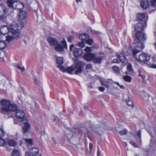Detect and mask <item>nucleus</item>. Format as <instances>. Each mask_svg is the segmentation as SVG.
I'll use <instances>...</instances> for the list:
<instances>
[{
  "label": "nucleus",
  "mask_w": 156,
  "mask_h": 156,
  "mask_svg": "<svg viewBox=\"0 0 156 156\" xmlns=\"http://www.w3.org/2000/svg\"><path fill=\"white\" fill-rule=\"evenodd\" d=\"M136 39L133 41V45L135 48H140L143 49L144 46L141 41H144L146 39L145 34L143 32H138L135 34Z\"/></svg>",
  "instance_id": "1"
},
{
  "label": "nucleus",
  "mask_w": 156,
  "mask_h": 156,
  "mask_svg": "<svg viewBox=\"0 0 156 156\" xmlns=\"http://www.w3.org/2000/svg\"><path fill=\"white\" fill-rule=\"evenodd\" d=\"M1 104L2 107V108L3 111L15 112L18 108L17 105L16 104H11V102L7 99H3L1 101Z\"/></svg>",
  "instance_id": "2"
},
{
  "label": "nucleus",
  "mask_w": 156,
  "mask_h": 156,
  "mask_svg": "<svg viewBox=\"0 0 156 156\" xmlns=\"http://www.w3.org/2000/svg\"><path fill=\"white\" fill-rule=\"evenodd\" d=\"M84 66V64L83 62L78 61L75 64L74 67L73 66L67 67L66 69V72L67 73L71 74L75 69L76 70L75 74H78L82 73Z\"/></svg>",
  "instance_id": "3"
},
{
  "label": "nucleus",
  "mask_w": 156,
  "mask_h": 156,
  "mask_svg": "<svg viewBox=\"0 0 156 156\" xmlns=\"http://www.w3.org/2000/svg\"><path fill=\"white\" fill-rule=\"evenodd\" d=\"M150 58V56L145 53H141L138 58H136L137 61L142 63H146Z\"/></svg>",
  "instance_id": "4"
},
{
  "label": "nucleus",
  "mask_w": 156,
  "mask_h": 156,
  "mask_svg": "<svg viewBox=\"0 0 156 156\" xmlns=\"http://www.w3.org/2000/svg\"><path fill=\"white\" fill-rule=\"evenodd\" d=\"M61 43L63 44V46L58 43V44L55 46V50L56 51L59 52L63 51L64 50V48L67 49V45L66 41L65 39H63L61 41Z\"/></svg>",
  "instance_id": "5"
},
{
  "label": "nucleus",
  "mask_w": 156,
  "mask_h": 156,
  "mask_svg": "<svg viewBox=\"0 0 156 156\" xmlns=\"http://www.w3.org/2000/svg\"><path fill=\"white\" fill-rule=\"evenodd\" d=\"M27 16V13L25 11L21 9L18 11L17 18L19 21L20 22L25 20Z\"/></svg>",
  "instance_id": "6"
},
{
  "label": "nucleus",
  "mask_w": 156,
  "mask_h": 156,
  "mask_svg": "<svg viewBox=\"0 0 156 156\" xmlns=\"http://www.w3.org/2000/svg\"><path fill=\"white\" fill-rule=\"evenodd\" d=\"M39 153V149L36 147L31 148L30 149L29 152L26 151L25 156H36Z\"/></svg>",
  "instance_id": "7"
},
{
  "label": "nucleus",
  "mask_w": 156,
  "mask_h": 156,
  "mask_svg": "<svg viewBox=\"0 0 156 156\" xmlns=\"http://www.w3.org/2000/svg\"><path fill=\"white\" fill-rule=\"evenodd\" d=\"M18 28L16 25H12L10 27V32L13 35H15L16 38L19 37L20 34L19 31L20 30L18 29Z\"/></svg>",
  "instance_id": "8"
},
{
  "label": "nucleus",
  "mask_w": 156,
  "mask_h": 156,
  "mask_svg": "<svg viewBox=\"0 0 156 156\" xmlns=\"http://www.w3.org/2000/svg\"><path fill=\"white\" fill-rule=\"evenodd\" d=\"M21 123L24 124V126L23 127L22 130L23 133H27L30 127V125L29 122L26 119L22 120L20 121Z\"/></svg>",
  "instance_id": "9"
},
{
  "label": "nucleus",
  "mask_w": 156,
  "mask_h": 156,
  "mask_svg": "<svg viewBox=\"0 0 156 156\" xmlns=\"http://www.w3.org/2000/svg\"><path fill=\"white\" fill-rule=\"evenodd\" d=\"M137 48L139 49H138L136 48H134L133 49V50H132V47L131 46L129 47L128 49L127 55L130 54V53L132 52L133 54V57L136 59V58H137V57L136 56V54L140 52L141 51V50L143 49H141V48Z\"/></svg>",
  "instance_id": "10"
},
{
  "label": "nucleus",
  "mask_w": 156,
  "mask_h": 156,
  "mask_svg": "<svg viewBox=\"0 0 156 156\" xmlns=\"http://www.w3.org/2000/svg\"><path fill=\"white\" fill-rule=\"evenodd\" d=\"M95 56V54L90 52H87L85 54L84 58L85 60L89 62L93 61Z\"/></svg>",
  "instance_id": "11"
},
{
  "label": "nucleus",
  "mask_w": 156,
  "mask_h": 156,
  "mask_svg": "<svg viewBox=\"0 0 156 156\" xmlns=\"http://www.w3.org/2000/svg\"><path fill=\"white\" fill-rule=\"evenodd\" d=\"M47 41L50 46H55L58 44V41L55 38L50 37L47 39Z\"/></svg>",
  "instance_id": "12"
},
{
  "label": "nucleus",
  "mask_w": 156,
  "mask_h": 156,
  "mask_svg": "<svg viewBox=\"0 0 156 156\" xmlns=\"http://www.w3.org/2000/svg\"><path fill=\"white\" fill-rule=\"evenodd\" d=\"M17 1L8 0L6 2L7 6L16 9L17 5Z\"/></svg>",
  "instance_id": "13"
},
{
  "label": "nucleus",
  "mask_w": 156,
  "mask_h": 156,
  "mask_svg": "<svg viewBox=\"0 0 156 156\" xmlns=\"http://www.w3.org/2000/svg\"><path fill=\"white\" fill-rule=\"evenodd\" d=\"M134 27L136 33L142 32V31L144 29V27L142 23L139 22L135 25Z\"/></svg>",
  "instance_id": "14"
},
{
  "label": "nucleus",
  "mask_w": 156,
  "mask_h": 156,
  "mask_svg": "<svg viewBox=\"0 0 156 156\" xmlns=\"http://www.w3.org/2000/svg\"><path fill=\"white\" fill-rule=\"evenodd\" d=\"M140 5L144 9H147L150 6V3L148 0H141Z\"/></svg>",
  "instance_id": "15"
},
{
  "label": "nucleus",
  "mask_w": 156,
  "mask_h": 156,
  "mask_svg": "<svg viewBox=\"0 0 156 156\" xmlns=\"http://www.w3.org/2000/svg\"><path fill=\"white\" fill-rule=\"evenodd\" d=\"M16 117L19 119H23L25 116V114L22 110H19L16 111Z\"/></svg>",
  "instance_id": "16"
},
{
  "label": "nucleus",
  "mask_w": 156,
  "mask_h": 156,
  "mask_svg": "<svg viewBox=\"0 0 156 156\" xmlns=\"http://www.w3.org/2000/svg\"><path fill=\"white\" fill-rule=\"evenodd\" d=\"M83 54L82 50L80 48H75L73 50V54L75 57H77L82 55Z\"/></svg>",
  "instance_id": "17"
},
{
  "label": "nucleus",
  "mask_w": 156,
  "mask_h": 156,
  "mask_svg": "<svg viewBox=\"0 0 156 156\" xmlns=\"http://www.w3.org/2000/svg\"><path fill=\"white\" fill-rule=\"evenodd\" d=\"M112 80L111 79H104L101 81V84L107 88L109 87V84L112 83Z\"/></svg>",
  "instance_id": "18"
},
{
  "label": "nucleus",
  "mask_w": 156,
  "mask_h": 156,
  "mask_svg": "<svg viewBox=\"0 0 156 156\" xmlns=\"http://www.w3.org/2000/svg\"><path fill=\"white\" fill-rule=\"evenodd\" d=\"M9 31L8 27L5 25H3L0 27V32L3 34H6Z\"/></svg>",
  "instance_id": "19"
},
{
  "label": "nucleus",
  "mask_w": 156,
  "mask_h": 156,
  "mask_svg": "<svg viewBox=\"0 0 156 156\" xmlns=\"http://www.w3.org/2000/svg\"><path fill=\"white\" fill-rule=\"evenodd\" d=\"M2 10L3 13L2 15H0V21L5 22L7 20L6 9H3Z\"/></svg>",
  "instance_id": "20"
},
{
  "label": "nucleus",
  "mask_w": 156,
  "mask_h": 156,
  "mask_svg": "<svg viewBox=\"0 0 156 156\" xmlns=\"http://www.w3.org/2000/svg\"><path fill=\"white\" fill-rule=\"evenodd\" d=\"M103 58L101 56H95L93 62L95 64H100L101 63L102 60Z\"/></svg>",
  "instance_id": "21"
},
{
  "label": "nucleus",
  "mask_w": 156,
  "mask_h": 156,
  "mask_svg": "<svg viewBox=\"0 0 156 156\" xmlns=\"http://www.w3.org/2000/svg\"><path fill=\"white\" fill-rule=\"evenodd\" d=\"M117 57L122 62H125L127 61L126 57L124 54L122 53H120L119 55H117Z\"/></svg>",
  "instance_id": "22"
},
{
  "label": "nucleus",
  "mask_w": 156,
  "mask_h": 156,
  "mask_svg": "<svg viewBox=\"0 0 156 156\" xmlns=\"http://www.w3.org/2000/svg\"><path fill=\"white\" fill-rule=\"evenodd\" d=\"M6 144L9 146L15 147L16 145V141L12 140H8L6 141Z\"/></svg>",
  "instance_id": "23"
},
{
  "label": "nucleus",
  "mask_w": 156,
  "mask_h": 156,
  "mask_svg": "<svg viewBox=\"0 0 156 156\" xmlns=\"http://www.w3.org/2000/svg\"><path fill=\"white\" fill-rule=\"evenodd\" d=\"M145 15V13H138L137 15V19L139 21H142L144 19Z\"/></svg>",
  "instance_id": "24"
},
{
  "label": "nucleus",
  "mask_w": 156,
  "mask_h": 156,
  "mask_svg": "<svg viewBox=\"0 0 156 156\" xmlns=\"http://www.w3.org/2000/svg\"><path fill=\"white\" fill-rule=\"evenodd\" d=\"M89 37V35L86 33L81 34L79 35L80 38L82 40V41H85Z\"/></svg>",
  "instance_id": "25"
},
{
  "label": "nucleus",
  "mask_w": 156,
  "mask_h": 156,
  "mask_svg": "<svg viewBox=\"0 0 156 156\" xmlns=\"http://www.w3.org/2000/svg\"><path fill=\"white\" fill-rule=\"evenodd\" d=\"M56 63L58 65L62 64L64 63L63 58L62 57H58L56 58Z\"/></svg>",
  "instance_id": "26"
},
{
  "label": "nucleus",
  "mask_w": 156,
  "mask_h": 156,
  "mask_svg": "<svg viewBox=\"0 0 156 156\" xmlns=\"http://www.w3.org/2000/svg\"><path fill=\"white\" fill-rule=\"evenodd\" d=\"M24 141L26 142L27 145L32 146L33 145L32 140L31 139H26L23 138V139Z\"/></svg>",
  "instance_id": "27"
},
{
  "label": "nucleus",
  "mask_w": 156,
  "mask_h": 156,
  "mask_svg": "<svg viewBox=\"0 0 156 156\" xmlns=\"http://www.w3.org/2000/svg\"><path fill=\"white\" fill-rule=\"evenodd\" d=\"M7 47L5 42L3 41H0V49L3 50Z\"/></svg>",
  "instance_id": "28"
},
{
  "label": "nucleus",
  "mask_w": 156,
  "mask_h": 156,
  "mask_svg": "<svg viewBox=\"0 0 156 156\" xmlns=\"http://www.w3.org/2000/svg\"><path fill=\"white\" fill-rule=\"evenodd\" d=\"M127 70L130 73H133V69H132V66L130 63H128L127 65Z\"/></svg>",
  "instance_id": "29"
},
{
  "label": "nucleus",
  "mask_w": 156,
  "mask_h": 156,
  "mask_svg": "<svg viewBox=\"0 0 156 156\" xmlns=\"http://www.w3.org/2000/svg\"><path fill=\"white\" fill-rule=\"evenodd\" d=\"M20 153L16 149H14L12 153V156H19Z\"/></svg>",
  "instance_id": "30"
},
{
  "label": "nucleus",
  "mask_w": 156,
  "mask_h": 156,
  "mask_svg": "<svg viewBox=\"0 0 156 156\" xmlns=\"http://www.w3.org/2000/svg\"><path fill=\"white\" fill-rule=\"evenodd\" d=\"M87 44L89 45H91L93 43L94 41L92 39L89 38V37L85 41Z\"/></svg>",
  "instance_id": "31"
},
{
  "label": "nucleus",
  "mask_w": 156,
  "mask_h": 156,
  "mask_svg": "<svg viewBox=\"0 0 156 156\" xmlns=\"http://www.w3.org/2000/svg\"><path fill=\"white\" fill-rule=\"evenodd\" d=\"M123 79L126 81L128 82H130L132 80L131 77L128 75L124 76L123 77Z\"/></svg>",
  "instance_id": "32"
},
{
  "label": "nucleus",
  "mask_w": 156,
  "mask_h": 156,
  "mask_svg": "<svg viewBox=\"0 0 156 156\" xmlns=\"http://www.w3.org/2000/svg\"><path fill=\"white\" fill-rule=\"evenodd\" d=\"M6 37V40L8 42H10L11 41L13 40L14 39V37L12 35H8Z\"/></svg>",
  "instance_id": "33"
},
{
  "label": "nucleus",
  "mask_w": 156,
  "mask_h": 156,
  "mask_svg": "<svg viewBox=\"0 0 156 156\" xmlns=\"http://www.w3.org/2000/svg\"><path fill=\"white\" fill-rule=\"evenodd\" d=\"M151 5L152 6L155 8V9H153V10H156V0H150Z\"/></svg>",
  "instance_id": "34"
},
{
  "label": "nucleus",
  "mask_w": 156,
  "mask_h": 156,
  "mask_svg": "<svg viewBox=\"0 0 156 156\" xmlns=\"http://www.w3.org/2000/svg\"><path fill=\"white\" fill-rule=\"evenodd\" d=\"M136 134L137 137L139 138V140L140 143H141V131L140 129L138 130L136 132Z\"/></svg>",
  "instance_id": "35"
},
{
  "label": "nucleus",
  "mask_w": 156,
  "mask_h": 156,
  "mask_svg": "<svg viewBox=\"0 0 156 156\" xmlns=\"http://www.w3.org/2000/svg\"><path fill=\"white\" fill-rule=\"evenodd\" d=\"M112 68L114 71L117 73H119V70L118 67L116 66H113L112 67Z\"/></svg>",
  "instance_id": "36"
},
{
  "label": "nucleus",
  "mask_w": 156,
  "mask_h": 156,
  "mask_svg": "<svg viewBox=\"0 0 156 156\" xmlns=\"http://www.w3.org/2000/svg\"><path fill=\"white\" fill-rule=\"evenodd\" d=\"M18 27V29L20 30H21L23 27V23L22 22H20L19 23H18L16 24Z\"/></svg>",
  "instance_id": "37"
},
{
  "label": "nucleus",
  "mask_w": 156,
  "mask_h": 156,
  "mask_svg": "<svg viewBox=\"0 0 156 156\" xmlns=\"http://www.w3.org/2000/svg\"><path fill=\"white\" fill-rule=\"evenodd\" d=\"M6 144V142H5V140L2 139V138H0V146H3Z\"/></svg>",
  "instance_id": "38"
},
{
  "label": "nucleus",
  "mask_w": 156,
  "mask_h": 156,
  "mask_svg": "<svg viewBox=\"0 0 156 156\" xmlns=\"http://www.w3.org/2000/svg\"><path fill=\"white\" fill-rule=\"evenodd\" d=\"M57 67L59 68L60 70L63 72H66V69L65 67L63 66L58 65L57 66Z\"/></svg>",
  "instance_id": "39"
},
{
  "label": "nucleus",
  "mask_w": 156,
  "mask_h": 156,
  "mask_svg": "<svg viewBox=\"0 0 156 156\" xmlns=\"http://www.w3.org/2000/svg\"><path fill=\"white\" fill-rule=\"evenodd\" d=\"M127 133V131L126 129H123L122 130L119 131V133L121 135H124L126 134Z\"/></svg>",
  "instance_id": "40"
},
{
  "label": "nucleus",
  "mask_w": 156,
  "mask_h": 156,
  "mask_svg": "<svg viewBox=\"0 0 156 156\" xmlns=\"http://www.w3.org/2000/svg\"><path fill=\"white\" fill-rule=\"evenodd\" d=\"M77 45L80 48H83L84 47L85 44L84 42L82 41L81 42H79Z\"/></svg>",
  "instance_id": "41"
},
{
  "label": "nucleus",
  "mask_w": 156,
  "mask_h": 156,
  "mask_svg": "<svg viewBox=\"0 0 156 156\" xmlns=\"http://www.w3.org/2000/svg\"><path fill=\"white\" fill-rule=\"evenodd\" d=\"M15 66L19 69L22 72H23L25 69L24 67H20L18 64H16Z\"/></svg>",
  "instance_id": "42"
},
{
  "label": "nucleus",
  "mask_w": 156,
  "mask_h": 156,
  "mask_svg": "<svg viewBox=\"0 0 156 156\" xmlns=\"http://www.w3.org/2000/svg\"><path fill=\"white\" fill-rule=\"evenodd\" d=\"M92 67L91 64H87L86 66L85 69L87 70H90L92 69Z\"/></svg>",
  "instance_id": "43"
},
{
  "label": "nucleus",
  "mask_w": 156,
  "mask_h": 156,
  "mask_svg": "<svg viewBox=\"0 0 156 156\" xmlns=\"http://www.w3.org/2000/svg\"><path fill=\"white\" fill-rule=\"evenodd\" d=\"M5 135V132L0 128V138H2Z\"/></svg>",
  "instance_id": "44"
},
{
  "label": "nucleus",
  "mask_w": 156,
  "mask_h": 156,
  "mask_svg": "<svg viewBox=\"0 0 156 156\" xmlns=\"http://www.w3.org/2000/svg\"><path fill=\"white\" fill-rule=\"evenodd\" d=\"M127 105L129 106H132V107L134 106L133 102L129 100L126 101Z\"/></svg>",
  "instance_id": "45"
},
{
  "label": "nucleus",
  "mask_w": 156,
  "mask_h": 156,
  "mask_svg": "<svg viewBox=\"0 0 156 156\" xmlns=\"http://www.w3.org/2000/svg\"><path fill=\"white\" fill-rule=\"evenodd\" d=\"M130 143L135 147L136 148L138 147L137 144L135 143V142L134 141H131L130 142Z\"/></svg>",
  "instance_id": "46"
},
{
  "label": "nucleus",
  "mask_w": 156,
  "mask_h": 156,
  "mask_svg": "<svg viewBox=\"0 0 156 156\" xmlns=\"http://www.w3.org/2000/svg\"><path fill=\"white\" fill-rule=\"evenodd\" d=\"M85 50L87 52H90L91 51L92 49L91 48L87 47L85 49Z\"/></svg>",
  "instance_id": "47"
},
{
  "label": "nucleus",
  "mask_w": 156,
  "mask_h": 156,
  "mask_svg": "<svg viewBox=\"0 0 156 156\" xmlns=\"http://www.w3.org/2000/svg\"><path fill=\"white\" fill-rule=\"evenodd\" d=\"M92 47L94 48L98 49L99 48V47L98 44H95L93 45Z\"/></svg>",
  "instance_id": "48"
},
{
  "label": "nucleus",
  "mask_w": 156,
  "mask_h": 156,
  "mask_svg": "<svg viewBox=\"0 0 156 156\" xmlns=\"http://www.w3.org/2000/svg\"><path fill=\"white\" fill-rule=\"evenodd\" d=\"M73 39L72 36H69L68 38V41L69 42H72V41L73 40Z\"/></svg>",
  "instance_id": "49"
},
{
  "label": "nucleus",
  "mask_w": 156,
  "mask_h": 156,
  "mask_svg": "<svg viewBox=\"0 0 156 156\" xmlns=\"http://www.w3.org/2000/svg\"><path fill=\"white\" fill-rule=\"evenodd\" d=\"M98 89L101 92H103L105 90V88L102 87H99Z\"/></svg>",
  "instance_id": "50"
},
{
  "label": "nucleus",
  "mask_w": 156,
  "mask_h": 156,
  "mask_svg": "<svg viewBox=\"0 0 156 156\" xmlns=\"http://www.w3.org/2000/svg\"><path fill=\"white\" fill-rule=\"evenodd\" d=\"M138 76H141V77L143 79H144L145 78V76L142 74H141L140 73V72H139Z\"/></svg>",
  "instance_id": "51"
},
{
  "label": "nucleus",
  "mask_w": 156,
  "mask_h": 156,
  "mask_svg": "<svg viewBox=\"0 0 156 156\" xmlns=\"http://www.w3.org/2000/svg\"><path fill=\"white\" fill-rule=\"evenodd\" d=\"M112 63H117L119 62L118 59H114L112 61Z\"/></svg>",
  "instance_id": "52"
},
{
  "label": "nucleus",
  "mask_w": 156,
  "mask_h": 156,
  "mask_svg": "<svg viewBox=\"0 0 156 156\" xmlns=\"http://www.w3.org/2000/svg\"><path fill=\"white\" fill-rule=\"evenodd\" d=\"M74 47V46L73 44H72L70 45V51H73V48Z\"/></svg>",
  "instance_id": "53"
},
{
  "label": "nucleus",
  "mask_w": 156,
  "mask_h": 156,
  "mask_svg": "<svg viewBox=\"0 0 156 156\" xmlns=\"http://www.w3.org/2000/svg\"><path fill=\"white\" fill-rule=\"evenodd\" d=\"M97 156H100V150L98 146L97 147Z\"/></svg>",
  "instance_id": "54"
},
{
  "label": "nucleus",
  "mask_w": 156,
  "mask_h": 156,
  "mask_svg": "<svg viewBox=\"0 0 156 156\" xmlns=\"http://www.w3.org/2000/svg\"><path fill=\"white\" fill-rule=\"evenodd\" d=\"M93 148V145L91 144V143H89V149L90 150H92Z\"/></svg>",
  "instance_id": "55"
},
{
  "label": "nucleus",
  "mask_w": 156,
  "mask_h": 156,
  "mask_svg": "<svg viewBox=\"0 0 156 156\" xmlns=\"http://www.w3.org/2000/svg\"><path fill=\"white\" fill-rule=\"evenodd\" d=\"M151 67L153 68L154 69L156 68V65L154 64H151Z\"/></svg>",
  "instance_id": "56"
},
{
  "label": "nucleus",
  "mask_w": 156,
  "mask_h": 156,
  "mask_svg": "<svg viewBox=\"0 0 156 156\" xmlns=\"http://www.w3.org/2000/svg\"><path fill=\"white\" fill-rule=\"evenodd\" d=\"M85 129L86 130L84 131H83V132L84 133H85V134H87V133L88 132V129Z\"/></svg>",
  "instance_id": "57"
},
{
  "label": "nucleus",
  "mask_w": 156,
  "mask_h": 156,
  "mask_svg": "<svg viewBox=\"0 0 156 156\" xmlns=\"http://www.w3.org/2000/svg\"><path fill=\"white\" fill-rule=\"evenodd\" d=\"M35 83L37 85H39V82L37 81V80L36 79H35Z\"/></svg>",
  "instance_id": "58"
},
{
  "label": "nucleus",
  "mask_w": 156,
  "mask_h": 156,
  "mask_svg": "<svg viewBox=\"0 0 156 156\" xmlns=\"http://www.w3.org/2000/svg\"><path fill=\"white\" fill-rule=\"evenodd\" d=\"M122 89H125V87H124V86L122 85H120L119 86Z\"/></svg>",
  "instance_id": "59"
},
{
  "label": "nucleus",
  "mask_w": 156,
  "mask_h": 156,
  "mask_svg": "<svg viewBox=\"0 0 156 156\" xmlns=\"http://www.w3.org/2000/svg\"><path fill=\"white\" fill-rule=\"evenodd\" d=\"M14 122L15 124H17L18 123V121L17 120H14Z\"/></svg>",
  "instance_id": "60"
},
{
  "label": "nucleus",
  "mask_w": 156,
  "mask_h": 156,
  "mask_svg": "<svg viewBox=\"0 0 156 156\" xmlns=\"http://www.w3.org/2000/svg\"><path fill=\"white\" fill-rule=\"evenodd\" d=\"M93 32L95 34H97L99 33V32L98 31H96L95 30H93Z\"/></svg>",
  "instance_id": "61"
},
{
  "label": "nucleus",
  "mask_w": 156,
  "mask_h": 156,
  "mask_svg": "<svg viewBox=\"0 0 156 156\" xmlns=\"http://www.w3.org/2000/svg\"><path fill=\"white\" fill-rule=\"evenodd\" d=\"M115 83H116V84L119 86L120 85L119 84V83L118 82H116Z\"/></svg>",
  "instance_id": "62"
},
{
  "label": "nucleus",
  "mask_w": 156,
  "mask_h": 156,
  "mask_svg": "<svg viewBox=\"0 0 156 156\" xmlns=\"http://www.w3.org/2000/svg\"><path fill=\"white\" fill-rule=\"evenodd\" d=\"M154 47H155V50H156V42H155L154 44Z\"/></svg>",
  "instance_id": "63"
},
{
  "label": "nucleus",
  "mask_w": 156,
  "mask_h": 156,
  "mask_svg": "<svg viewBox=\"0 0 156 156\" xmlns=\"http://www.w3.org/2000/svg\"><path fill=\"white\" fill-rule=\"evenodd\" d=\"M76 1L77 3H78L79 2H81V0H76Z\"/></svg>",
  "instance_id": "64"
}]
</instances>
